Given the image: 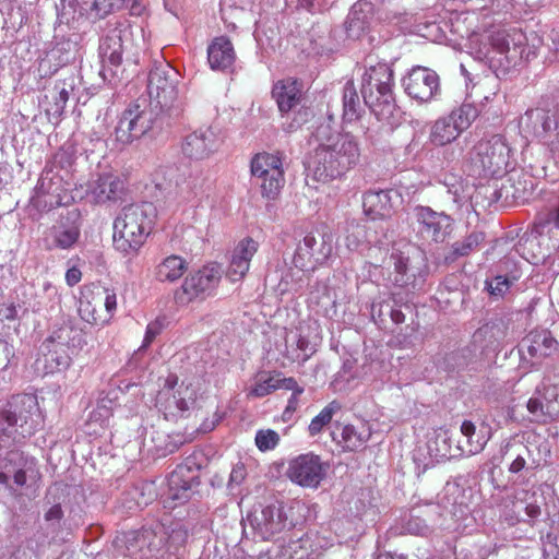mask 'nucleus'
<instances>
[{
    "instance_id": "5701e85b",
    "label": "nucleus",
    "mask_w": 559,
    "mask_h": 559,
    "mask_svg": "<svg viewBox=\"0 0 559 559\" xmlns=\"http://www.w3.org/2000/svg\"><path fill=\"white\" fill-rule=\"evenodd\" d=\"M197 471L188 465H179L168 478L169 490L174 500L187 498V492L198 485Z\"/></svg>"
},
{
    "instance_id": "8fccbe9b",
    "label": "nucleus",
    "mask_w": 559,
    "mask_h": 559,
    "mask_svg": "<svg viewBox=\"0 0 559 559\" xmlns=\"http://www.w3.org/2000/svg\"><path fill=\"white\" fill-rule=\"evenodd\" d=\"M21 403L24 405V406H27L29 409H33L36 407V401L33 396H23L21 399Z\"/></svg>"
},
{
    "instance_id": "864d4df0",
    "label": "nucleus",
    "mask_w": 559,
    "mask_h": 559,
    "mask_svg": "<svg viewBox=\"0 0 559 559\" xmlns=\"http://www.w3.org/2000/svg\"><path fill=\"white\" fill-rule=\"evenodd\" d=\"M102 408L98 407L97 411H94L92 414H91V419H95L97 420V415L102 416L103 414L100 413ZM104 413H105V417L108 418L109 417V411L106 409V408H103Z\"/></svg>"
},
{
    "instance_id": "dca6fc26",
    "label": "nucleus",
    "mask_w": 559,
    "mask_h": 559,
    "mask_svg": "<svg viewBox=\"0 0 559 559\" xmlns=\"http://www.w3.org/2000/svg\"><path fill=\"white\" fill-rule=\"evenodd\" d=\"M272 98L282 115L288 114L300 104L302 85L292 78L280 80L272 87Z\"/></svg>"
},
{
    "instance_id": "9d476101",
    "label": "nucleus",
    "mask_w": 559,
    "mask_h": 559,
    "mask_svg": "<svg viewBox=\"0 0 559 559\" xmlns=\"http://www.w3.org/2000/svg\"><path fill=\"white\" fill-rule=\"evenodd\" d=\"M280 389L304 392L294 378H285L280 372L263 370L253 376L246 388V394L249 399H261Z\"/></svg>"
},
{
    "instance_id": "58836bf2",
    "label": "nucleus",
    "mask_w": 559,
    "mask_h": 559,
    "mask_svg": "<svg viewBox=\"0 0 559 559\" xmlns=\"http://www.w3.org/2000/svg\"><path fill=\"white\" fill-rule=\"evenodd\" d=\"M406 530L408 533L411 534H414V535H425L428 531V526L427 524L416 518V519H411L406 525Z\"/></svg>"
},
{
    "instance_id": "6e6552de",
    "label": "nucleus",
    "mask_w": 559,
    "mask_h": 559,
    "mask_svg": "<svg viewBox=\"0 0 559 559\" xmlns=\"http://www.w3.org/2000/svg\"><path fill=\"white\" fill-rule=\"evenodd\" d=\"M330 464L313 452L302 453L288 461L286 477L306 489H318L326 479Z\"/></svg>"
},
{
    "instance_id": "de8ad7c7",
    "label": "nucleus",
    "mask_w": 559,
    "mask_h": 559,
    "mask_svg": "<svg viewBox=\"0 0 559 559\" xmlns=\"http://www.w3.org/2000/svg\"><path fill=\"white\" fill-rule=\"evenodd\" d=\"M14 481L19 486H23L26 483V475L25 472L22 469H19L14 473Z\"/></svg>"
},
{
    "instance_id": "ddd939ff",
    "label": "nucleus",
    "mask_w": 559,
    "mask_h": 559,
    "mask_svg": "<svg viewBox=\"0 0 559 559\" xmlns=\"http://www.w3.org/2000/svg\"><path fill=\"white\" fill-rule=\"evenodd\" d=\"M319 548L310 535L274 545L259 559H318Z\"/></svg>"
},
{
    "instance_id": "4c0bfd02",
    "label": "nucleus",
    "mask_w": 559,
    "mask_h": 559,
    "mask_svg": "<svg viewBox=\"0 0 559 559\" xmlns=\"http://www.w3.org/2000/svg\"><path fill=\"white\" fill-rule=\"evenodd\" d=\"M527 411L536 417L537 420L547 423L544 406L538 399L531 397L526 404Z\"/></svg>"
},
{
    "instance_id": "6ab92c4d",
    "label": "nucleus",
    "mask_w": 559,
    "mask_h": 559,
    "mask_svg": "<svg viewBox=\"0 0 559 559\" xmlns=\"http://www.w3.org/2000/svg\"><path fill=\"white\" fill-rule=\"evenodd\" d=\"M207 60L213 70L229 69L236 60V52L230 39L226 36L215 37L209 45Z\"/></svg>"
},
{
    "instance_id": "f03ea898",
    "label": "nucleus",
    "mask_w": 559,
    "mask_h": 559,
    "mask_svg": "<svg viewBox=\"0 0 559 559\" xmlns=\"http://www.w3.org/2000/svg\"><path fill=\"white\" fill-rule=\"evenodd\" d=\"M155 209L151 204L131 205L114 224V247L123 255H136L152 233Z\"/></svg>"
},
{
    "instance_id": "b1692460",
    "label": "nucleus",
    "mask_w": 559,
    "mask_h": 559,
    "mask_svg": "<svg viewBox=\"0 0 559 559\" xmlns=\"http://www.w3.org/2000/svg\"><path fill=\"white\" fill-rule=\"evenodd\" d=\"M287 518L282 506H267L261 512L258 527L265 538L282 532L287 525Z\"/></svg>"
},
{
    "instance_id": "bb28decb",
    "label": "nucleus",
    "mask_w": 559,
    "mask_h": 559,
    "mask_svg": "<svg viewBox=\"0 0 559 559\" xmlns=\"http://www.w3.org/2000/svg\"><path fill=\"white\" fill-rule=\"evenodd\" d=\"M460 135L461 133L456 130L455 126L447 116L438 119L433 123L430 132V140L435 145L443 146L450 144Z\"/></svg>"
},
{
    "instance_id": "473e14b6",
    "label": "nucleus",
    "mask_w": 559,
    "mask_h": 559,
    "mask_svg": "<svg viewBox=\"0 0 559 559\" xmlns=\"http://www.w3.org/2000/svg\"><path fill=\"white\" fill-rule=\"evenodd\" d=\"M336 409L334 403L325 406L319 415H317L309 425V433L316 436L332 420L333 414Z\"/></svg>"
},
{
    "instance_id": "f257e3e1",
    "label": "nucleus",
    "mask_w": 559,
    "mask_h": 559,
    "mask_svg": "<svg viewBox=\"0 0 559 559\" xmlns=\"http://www.w3.org/2000/svg\"><path fill=\"white\" fill-rule=\"evenodd\" d=\"M318 165L313 176L318 181L328 182L341 177L360 160V146L349 132H336L323 140L316 151Z\"/></svg>"
},
{
    "instance_id": "4468645a",
    "label": "nucleus",
    "mask_w": 559,
    "mask_h": 559,
    "mask_svg": "<svg viewBox=\"0 0 559 559\" xmlns=\"http://www.w3.org/2000/svg\"><path fill=\"white\" fill-rule=\"evenodd\" d=\"M150 128L151 119L148 115L140 111L139 106H135L123 112L116 129V139L122 144H128L142 136Z\"/></svg>"
},
{
    "instance_id": "7ed1b4c3",
    "label": "nucleus",
    "mask_w": 559,
    "mask_h": 559,
    "mask_svg": "<svg viewBox=\"0 0 559 559\" xmlns=\"http://www.w3.org/2000/svg\"><path fill=\"white\" fill-rule=\"evenodd\" d=\"M201 392L199 380L178 381L176 376H168L156 396V405L165 416L175 417L192 407Z\"/></svg>"
},
{
    "instance_id": "f704fd0d",
    "label": "nucleus",
    "mask_w": 559,
    "mask_h": 559,
    "mask_svg": "<svg viewBox=\"0 0 559 559\" xmlns=\"http://www.w3.org/2000/svg\"><path fill=\"white\" fill-rule=\"evenodd\" d=\"M510 288V281L504 276H496L490 282H488V289L491 295L502 296Z\"/></svg>"
},
{
    "instance_id": "5fc2aeb1",
    "label": "nucleus",
    "mask_w": 559,
    "mask_h": 559,
    "mask_svg": "<svg viewBox=\"0 0 559 559\" xmlns=\"http://www.w3.org/2000/svg\"><path fill=\"white\" fill-rule=\"evenodd\" d=\"M523 464H524V461H523V460H521V461H519V460L514 461V462H513V464H512V466H511V471H513V472L519 471V469L523 466Z\"/></svg>"
},
{
    "instance_id": "603ef678",
    "label": "nucleus",
    "mask_w": 559,
    "mask_h": 559,
    "mask_svg": "<svg viewBox=\"0 0 559 559\" xmlns=\"http://www.w3.org/2000/svg\"><path fill=\"white\" fill-rule=\"evenodd\" d=\"M526 513L527 515L535 518L539 514V508L537 506L530 504L526 507Z\"/></svg>"
},
{
    "instance_id": "423d86ee",
    "label": "nucleus",
    "mask_w": 559,
    "mask_h": 559,
    "mask_svg": "<svg viewBox=\"0 0 559 559\" xmlns=\"http://www.w3.org/2000/svg\"><path fill=\"white\" fill-rule=\"evenodd\" d=\"M222 275V266L217 262L206 263L190 272L175 294L177 302L189 305L197 300H204L218 287Z\"/></svg>"
},
{
    "instance_id": "37998d69",
    "label": "nucleus",
    "mask_w": 559,
    "mask_h": 559,
    "mask_svg": "<svg viewBox=\"0 0 559 559\" xmlns=\"http://www.w3.org/2000/svg\"><path fill=\"white\" fill-rule=\"evenodd\" d=\"M293 394L290 399L288 400V404L286 406V409L284 412V415L288 413H294L298 407V397L302 392H298L297 390H292Z\"/></svg>"
},
{
    "instance_id": "2f4dec72",
    "label": "nucleus",
    "mask_w": 559,
    "mask_h": 559,
    "mask_svg": "<svg viewBox=\"0 0 559 559\" xmlns=\"http://www.w3.org/2000/svg\"><path fill=\"white\" fill-rule=\"evenodd\" d=\"M280 441L278 432L273 429H260L254 438L255 445L261 452L274 450L280 444Z\"/></svg>"
},
{
    "instance_id": "13d9d810",
    "label": "nucleus",
    "mask_w": 559,
    "mask_h": 559,
    "mask_svg": "<svg viewBox=\"0 0 559 559\" xmlns=\"http://www.w3.org/2000/svg\"><path fill=\"white\" fill-rule=\"evenodd\" d=\"M11 310H12L13 314H12L10 318H12V319H13V318H14V314H15V308H14V307H12V309H11Z\"/></svg>"
},
{
    "instance_id": "3c124183",
    "label": "nucleus",
    "mask_w": 559,
    "mask_h": 559,
    "mask_svg": "<svg viewBox=\"0 0 559 559\" xmlns=\"http://www.w3.org/2000/svg\"><path fill=\"white\" fill-rule=\"evenodd\" d=\"M550 222L554 223V225L559 228V206L557 209H555L551 213H550Z\"/></svg>"
},
{
    "instance_id": "a211bd4d",
    "label": "nucleus",
    "mask_w": 559,
    "mask_h": 559,
    "mask_svg": "<svg viewBox=\"0 0 559 559\" xmlns=\"http://www.w3.org/2000/svg\"><path fill=\"white\" fill-rule=\"evenodd\" d=\"M523 347L531 358L540 362L558 353L559 343L549 331H532L523 340Z\"/></svg>"
},
{
    "instance_id": "09e8293b",
    "label": "nucleus",
    "mask_w": 559,
    "mask_h": 559,
    "mask_svg": "<svg viewBox=\"0 0 559 559\" xmlns=\"http://www.w3.org/2000/svg\"><path fill=\"white\" fill-rule=\"evenodd\" d=\"M59 106L60 108H63V106L66 105V103L68 102L69 99V93L68 91L62 87L60 91H59Z\"/></svg>"
},
{
    "instance_id": "49530a36",
    "label": "nucleus",
    "mask_w": 559,
    "mask_h": 559,
    "mask_svg": "<svg viewBox=\"0 0 559 559\" xmlns=\"http://www.w3.org/2000/svg\"><path fill=\"white\" fill-rule=\"evenodd\" d=\"M304 245L310 249L313 250L314 246L317 245V238L313 234H308L304 238Z\"/></svg>"
},
{
    "instance_id": "4d7b16f0",
    "label": "nucleus",
    "mask_w": 559,
    "mask_h": 559,
    "mask_svg": "<svg viewBox=\"0 0 559 559\" xmlns=\"http://www.w3.org/2000/svg\"><path fill=\"white\" fill-rule=\"evenodd\" d=\"M69 365H70V359H69V358H67V359L63 361V367H64V368H68V367H69Z\"/></svg>"
},
{
    "instance_id": "412c9836",
    "label": "nucleus",
    "mask_w": 559,
    "mask_h": 559,
    "mask_svg": "<svg viewBox=\"0 0 559 559\" xmlns=\"http://www.w3.org/2000/svg\"><path fill=\"white\" fill-rule=\"evenodd\" d=\"M188 271V262L178 254L164 258L154 269V277L159 283L174 284Z\"/></svg>"
},
{
    "instance_id": "20e7f679",
    "label": "nucleus",
    "mask_w": 559,
    "mask_h": 559,
    "mask_svg": "<svg viewBox=\"0 0 559 559\" xmlns=\"http://www.w3.org/2000/svg\"><path fill=\"white\" fill-rule=\"evenodd\" d=\"M117 309V295L114 289L87 285L83 288L79 301L80 318L93 325H105L110 322Z\"/></svg>"
},
{
    "instance_id": "a878e982",
    "label": "nucleus",
    "mask_w": 559,
    "mask_h": 559,
    "mask_svg": "<svg viewBox=\"0 0 559 559\" xmlns=\"http://www.w3.org/2000/svg\"><path fill=\"white\" fill-rule=\"evenodd\" d=\"M100 56L104 63L119 66L122 61L123 44L120 34L115 29L107 35L100 46Z\"/></svg>"
},
{
    "instance_id": "c756f323",
    "label": "nucleus",
    "mask_w": 559,
    "mask_h": 559,
    "mask_svg": "<svg viewBox=\"0 0 559 559\" xmlns=\"http://www.w3.org/2000/svg\"><path fill=\"white\" fill-rule=\"evenodd\" d=\"M461 432L467 439V445L465 448H462V453L464 455L471 456L483 451L487 443V439L481 438L477 439L476 441H473L472 438L475 436L476 427L472 421H463L461 425Z\"/></svg>"
},
{
    "instance_id": "79ce46f5",
    "label": "nucleus",
    "mask_w": 559,
    "mask_h": 559,
    "mask_svg": "<svg viewBox=\"0 0 559 559\" xmlns=\"http://www.w3.org/2000/svg\"><path fill=\"white\" fill-rule=\"evenodd\" d=\"M62 516L63 512L59 504L50 507L49 510L45 513V520L48 522H59Z\"/></svg>"
},
{
    "instance_id": "6e6d98bb",
    "label": "nucleus",
    "mask_w": 559,
    "mask_h": 559,
    "mask_svg": "<svg viewBox=\"0 0 559 559\" xmlns=\"http://www.w3.org/2000/svg\"><path fill=\"white\" fill-rule=\"evenodd\" d=\"M8 479V476L5 473H0V483H5Z\"/></svg>"
},
{
    "instance_id": "4be33fe9",
    "label": "nucleus",
    "mask_w": 559,
    "mask_h": 559,
    "mask_svg": "<svg viewBox=\"0 0 559 559\" xmlns=\"http://www.w3.org/2000/svg\"><path fill=\"white\" fill-rule=\"evenodd\" d=\"M296 340V353L292 354V358L297 361H306L312 356L320 342L319 325L317 323L302 325L298 330Z\"/></svg>"
},
{
    "instance_id": "9b49d317",
    "label": "nucleus",
    "mask_w": 559,
    "mask_h": 559,
    "mask_svg": "<svg viewBox=\"0 0 559 559\" xmlns=\"http://www.w3.org/2000/svg\"><path fill=\"white\" fill-rule=\"evenodd\" d=\"M510 147L501 136H493L478 146L479 162L491 176L506 171L510 162Z\"/></svg>"
},
{
    "instance_id": "c9c22d12",
    "label": "nucleus",
    "mask_w": 559,
    "mask_h": 559,
    "mask_svg": "<svg viewBox=\"0 0 559 559\" xmlns=\"http://www.w3.org/2000/svg\"><path fill=\"white\" fill-rule=\"evenodd\" d=\"M543 396L550 405L552 403L559 404V380L551 383L549 379L543 382Z\"/></svg>"
},
{
    "instance_id": "c03bdc74",
    "label": "nucleus",
    "mask_w": 559,
    "mask_h": 559,
    "mask_svg": "<svg viewBox=\"0 0 559 559\" xmlns=\"http://www.w3.org/2000/svg\"><path fill=\"white\" fill-rule=\"evenodd\" d=\"M158 333V330L156 329V326L154 324H148L147 328H146V333H145V338H144V342L145 344H150L154 337L156 336V334Z\"/></svg>"
},
{
    "instance_id": "7c9ffc66",
    "label": "nucleus",
    "mask_w": 559,
    "mask_h": 559,
    "mask_svg": "<svg viewBox=\"0 0 559 559\" xmlns=\"http://www.w3.org/2000/svg\"><path fill=\"white\" fill-rule=\"evenodd\" d=\"M80 237V230L76 226L56 227L53 229V239L57 247L69 249L76 243Z\"/></svg>"
},
{
    "instance_id": "f3484780",
    "label": "nucleus",
    "mask_w": 559,
    "mask_h": 559,
    "mask_svg": "<svg viewBox=\"0 0 559 559\" xmlns=\"http://www.w3.org/2000/svg\"><path fill=\"white\" fill-rule=\"evenodd\" d=\"M417 218L421 225V235L432 241H442L449 234L451 227V218L443 214L437 213L428 207H420L417 211Z\"/></svg>"
},
{
    "instance_id": "f8f14e48",
    "label": "nucleus",
    "mask_w": 559,
    "mask_h": 559,
    "mask_svg": "<svg viewBox=\"0 0 559 559\" xmlns=\"http://www.w3.org/2000/svg\"><path fill=\"white\" fill-rule=\"evenodd\" d=\"M259 242L252 237L239 239L229 254V263L226 270V277L230 282L241 281L250 269L252 258L259 250Z\"/></svg>"
},
{
    "instance_id": "aec40b11",
    "label": "nucleus",
    "mask_w": 559,
    "mask_h": 559,
    "mask_svg": "<svg viewBox=\"0 0 559 559\" xmlns=\"http://www.w3.org/2000/svg\"><path fill=\"white\" fill-rule=\"evenodd\" d=\"M364 212L371 219L388 218L393 213L391 191H369L362 200Z\"/></svg>"
},
{
    "instance_id": "c85d7f7f",
    "label": "nucleus",
    "mask_w": 559,
    "mask_h": 559,
    "mask_svg": "<svg viewBox=\"0 0 559 559\" xmlns=\"http://www.w3.org/2000/svg\"><path fill=\"white\" fill-rule=\"evenodd\" d=\"M448 117L455 126L456 130L462 134L476 119L477 109L472 104H463L459 108L452 110Z\"/></svg>"
},
{
    "instance_id": "ea45409f",
    "label": "nucleus",
    "mask_w": 559,
    "mask_h": 559,
    "mask_svg": "<svg viewBox=\"0 0 559 559\" xmlns=\"http://www.w3.org/2000/svg\"><path fill=\"white\" fill-rule=\"evenodd\" d=\"M119 0H95L94 7L102 15H106L115 10Z\"/></svg>"
},
{
    "instance_id": "a18cd8bd",
    "label": "nucleus",
    "mask_w": 559,
    "mask_h": 559,
    "mask_svg": "<svg viewBox=\"0 0 559 559\" xmlns=\"http://www.w3.org/2000/svg\"><path fill=\"white\" fill-rule=\"evenodd\" d=\"M218 421V418H213L212 420H205L199 428L200 431L202 432H209V431H212L216 424Z\"/></svg>"
},
{
    "instance_id": "e433bc0d",
    "label": "nucleus",
    "mask_w": 559,
    "mask_h": 559,
    "mask_svg": "<svg viewBox=\"0 0 559 559\" xmlns=\"http://www.w3.org/2000/svg\"><path fill=\"white\" fill-rule=\"evenodd\" d=\"M491 45L499 52L503 53L509 50L508 34L504 31H497L490 36Z\"/></svg>"
},
{
    "instance_id": "0eeeda50",
    "label": "nucleus",
    "mask_w": 559,
    "mask_h": 559,
    "mask_svg": "<svg viewBox=\"0 0 559 559\" xmlns=\"http://www.w3.org/2000/svg\"><path fill=\"white\" fill-rule=\"evenodd\" d=\"M251 175L260 187L261 195L267 200H275L285 182L281 155L258 153L251 160Z\"/></svg>"
},
{
    "instance_id": "cd10ccee",
    "label": "nucleus",
    "mask_w": 559,
    "mask_h": 559,
    "mask_svg": "<svg viewBox=\"0 0 559 559\" xmlns=\"http://www.w3.org/2000/svg\"><path fill=\"white\" fill-rule=\"evenodd\" d=\"M370 435L369 430L357 431L354 426L346 425L341 429V439L338 442L344 449L354 451L362 447L369 440Z\"/></svg>"
},
{
    "instance_id": "a19ab883",
    "label": "nucleus",
    "mask_w": 559,
    "mask_h": 559,
    "mask_svg": "<svg viewBox=\"0 0 559 559\" xmlns=\"http://www.w3.org/2000/svg\"><path fill=\"white\" fill-rule=\"evenodd\" d=\"M66 283L72 287L81 282L82 280V272L79 267L72 266L66 272Z\"/></svg>"
},
{
    "instance_id": "1a4fd4ad",
    "label": "nucleus",
    "mask_w": 559,
    "mask_h": 559,
    "mask_svg": "<svg viewBox=\"0 0 559 559\" xmlns=\"http://www.w3.org/2000/svg\"><path fill=\"white\" fill-rule=\"evenodd\" d=\"M405 92L419 103H428L440 94V78L426 67L413 68L404 79Z\"/></svg>"
},
{
    "instance_id": "2eb2a0df",
    "label": "nucleus",
    "mask_w": 559,
    "mask_h": 559,
    "mask_svg": "<svg viewBox=\"0 0 559 559\" xmlns=\"http://www.w3.org/2000/svg\"><path fill=\"white\" fill-rule=\"evenodd\" d=\"M124 190L123 180L111 171L103 173L90 181L87 194L96 202L103 203L120 198Z\"/></svg>"
},
{
    "instance_id": "72a5a7b5",
    "label": "nucleus",
    "mask_w": 559,
    "mask_h": 559,
    "mask_svg": "<svg viewBox=\"0 0 559 559\" xmlns=\"http://www.w3.org/2000/svg\"><path fill=\"white\" fill-rule=\"evenodd\" d=\"M358 102V97H357V94L354 90V86L353 84H350L349 86H346L345 88V94H344V110H345V116L348 117H353L356 115V104Z\"/></svg>"
},
{
    "instance_id": "39448f33",
    "label": "nucleus",
    "mask_w": 559,
    "mask_h": 559,
    "mask_svg": "<svg viewBox=\"0 0 559 559\" xmlns=\"http://www.w3.org/2000/svg\"><path fill=\"white\" fill-rule=\"evenodd\" d=\"M393 72L385 63H378L366 70L362 82L361 93L367 104L379 115H384L393 108L392 96Z\"/></svg>"
},
{
    "instance_id": "393cba45",
    "label": "nucleus",
    "mask_w": 559,
    "mask_h": 559,
    "mask_svg": "<svg viewBox=\"0 0 559 559\" xmlns=\"http://www.w3.org/2000/svg\"><path fill=\"white\" fill-rule=\"evenodd\" d=\"M214 133L211 129H200L186 138L182 150L185 154L194 158H203L212 152Z\"/></svg>"
}]
</instances>
